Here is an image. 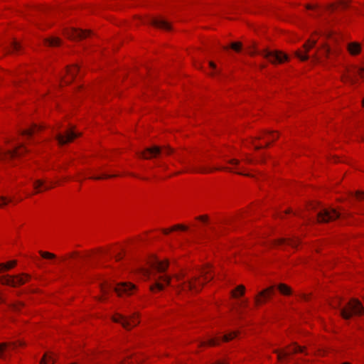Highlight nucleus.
Segmentation results:
<instances>
[{
    "instance_id": "20e7f679",
    "label": "nucleus",
    "mask_w": 364,
    "mask_h": 364,
    "mask_svg": "<svg viewBox=\"0 0 364 364\" xmlns=\"http://www.w3.org/2000/svg\"><path fill=\"white\" fill-rule=\"evenodd\" d=\"M30 275L26 274H18L16 276L4 275L1 277V284L16 287L26 283L29 279Z\"/></svg>"
},
{
    "instance_id": "aec40b11",
    "label": "nucleus",
    "mask_w": 364,
    "mask_h": 364,
    "mask_svg": "<svg viewBox=\"0 0 364 364\" xmlns=\"http://www.w3.org/2000/svg\"><path fill=\"white\" fill-rule=\"evenodd\" d=\"M274 292V287L272 286L266 289L260 291L258 295L255 297V303L257 304H262L263 302V300L262 299V297L264 299L267 296H269L270 295L273 294Z\"/></svg>"
},
{
    "instance_id": "f3484780",
    "label": "nucleus",
    "mask_w": 364,
    "mask_h": 364,
    "mask_svg": "<svg viewBox=\"0 0 364 364\" xmlns=\"http://www.w3.org/2000/svg\"><path fill=\"white\" fill-rule=\"evenodd\" d=\"M22 341L3 343L0 344V358H4L6 353H9L10 350L14 349L18 346H23Z\"/></svg>"
},
{
    "instance_id": "69168bd1",
    "label": "nucleus",
    "mask_w": 364,
    "mask_h": 364,
    "mask_svg": "<svg viewBox=\"0 0 364 364\" xmlns=\"http://www.w3.org/2000/svg\"><path fill=\"white\" fill-rule=\"evenodd\" d=\"M362 139L364 141V136H362Z\"/></svg>"
},
{
    "instance_id": "4be33fe9",
    "label": "nucleus",
    "mask_w": 364,
    "mask_h": 364,
    "mask_svg": "<svg viewBox=\"0 0 364 364\" xmlns=\"http://www.w3.org/2000/svg\"><path fill=\"white\" fill-rule=\"evenodd\" d=\"M299 243V240L297 238H280L274 241L275 245H288L293 247H295L297 246Z\"/></svg>"
},
{
    "instance_id": "b1692460",
    "label": "nucleus",
    "mask_w": 364,
    "mask_h": 364,
    "mask_svg": "<svg viewBox=\"0 0 364 364\" xmlns=\"http://www.w3.org/2000/svg\"><path fill=\"white\" fill-rule=\"evenodd\" d=\"M360 45L356 42H353L348 45V50L351 55H358L360 53Z\"/></svg>"
},
{
    "instance_id": "864d4df0",
    "label": "nucleus",
    "mask_w": 364,
    "mask_h": 364,
    "mask_svg": "<svg viewBox=\"0 0 364 364\" xmlns=\"http://www.w3.org/2000/svg\"><path fill=\"white\" fill-rule=\"evenodd\" d=\"M235 173H237V174H240V175H247V176H248L247 174H245V173H242L241 171H237Z\"/></svg>"
},
{
    "instance_id": "9d476101",
    "label": "nucleus",
    "mask_w": 364,
    "mask_h": 364,
    "mask_svg": "<svg viewBox=\"0 0 364 364\" xmlns=\"http://www.w3.org/2000/svg\"><path fill=\"white\" fill-rule=\"evenodd\" d=\"M357 73L360 77L364 78V68H358L352 70L351 68H346V73L341 76L343 82H348L350 84L356 82V78L354 77V73Z\"/></svg>"
},
{
    "instance_id": "c85d7f7f",
    "label": "nucleus",
    "mask_w": 364,
    "mask_h": 364,
    "mask_svg": "<svg viewBox=\"0 0 364 364\" xmlns=\"http://www.w3.org/2000/svg\"><path fill=\"white\" fill-rule=\"evenodd\" d=\"M16 264V262L15 260L9 262L6 264H0V272H1L3 270H7L13 268Z\"/></svg>"
},
{
    "instance_id": "6e6552de",
    "label": "nucleus",
    "mask_w": 364,
    "mask_h": 364,
    "mask_svg": "<svg viewBox=\"0 0 364 364\" xmlns=\"http://www.w3.org/2000/svg\"><path fill=\"white\" fill-rule=\"evenodd\" d=\"M274 352L277 354V359L279 362H283V360L289 356L291 354L297 353H305L304 348L300 346H298L296 343L293 344V347H287V349H284L282 350H276Z\"/></svg>"
},
{
    "instance_id": "0eeeda50",
    "label": "nucleus",
    "mask_w": 364,
    "mask_h": 364,
    "mask_svg": "<svg viewBox=\"0 0 364 364\" xmlns=\"http://www.w3.org/2000/svg\"><path fill=\"white\" fill-rule=\"evenodd\" d=\"M341 214L333 208H322L317 213L318 223H328L340 217Z\"/></svg>"
},
{
    "instance_id": "a211bd4d",
    "label": "nucleus",
    "mask_w": 364,
    "mask_h": 364,
    "mask_svg": "<svg viewBox=\"0 0 364 364\" xmlns=\"http://www.w3.org/2000/svg\"><path fill=\"white\" fill-rule=\"evenodd\" d=\"M316 43V40L310 39L304 45V48L305 49V53H302L301 51L296 52V56L301 60H306L309 58V55H307V53L309 50L313 48Z\"/></svg>"
},
{
    "instance_id": "6ab92c4d",
    "label": "nucleus",
    "mask_w": 364,
    "mask_h": 364,
    "mask_svg": "<svg viewBox=\"0 0 364 364\" xmlns=\"http://www.w3.org/2000/svg\"><path fill=\"white\" fill-rule=\"evenodd\" d=\"M151 267L158 272H164L168 267L167 261H161L157 258H152L150 261Z\"/></svg>"
},
{
    "instance_id": "37998d69",
    "label": "nucleus",
    "mask_w": 364,
    "mask_h": 364,
    "mask_svg": "<svg viewBox=\"0 0 364 364\" xmlns=\"http://www.w3.org/2000/svg\"><path fill=\"white\" fill-rule=\"evenodd\" d=\"M355 196L358 200L363 199L364 198V192L358 191V192H356Z\"/></svg>"
},
{
    "instance_id": "49530a36",
    "label": "nucleus",
    "mask_w": 364,
    "mask_h": 364,
    "mask_svg": "<svg viewBox=\"0 0 364 364\" xmlns=\"http://www.w3.org/2000/svg\"><path fill=\"white\" fill-rule=\"evenodd\" d=\"M215 170H226L232 172L233 169L232 168L223 167V168H217Z\"/></svg>"
},
{
    "instance_id": "2eb2a0df",
    "label": "nucleus",
    "mask_w": 364,
    "mask_h": 364,
    "mask_svg": "<svg viewBox=\"0 0 364 364\" xmlns=\"http://www.w3.org/2000/svg\"><path fill=\"white\" fill-rule=\"evenodd\" d=\"M237 336V332H231L229 334L224 335L222 338H208L206 341L201 342V346H216L219 343L220 339L223 341H228L232 340L233 338H235Z\"/></svg>"
},
{
    "instance_id": "a18cd8bd",
    "label": "nucleus",
    "mask_w": 364,
    "mask_h": 364,
    "mask_svg": "<svg viewBox=\"0 0 364 364\" xmlns=\"http://www.w3.org/2000/svg\"><path fill=\"white\" fill-rule=\"evenodd\" d=\"M108 289L107 287H102V296H105V295L107 294L108 292Z\"/></svg>"
},
{
    "instance_id": "dca6fc26",
    "label": "nucleus",
    "mask_w": 364,
    "mask_h": 364,
    "mask_svg": "<svg viewBox=\"0 0 364 364\" xmlns=\"http://www.w3.org/2000/svg\"><path fill=\"white\" fill-rule=\"evenodd\" d=\"M171 278L168 275H161L156 277L155 284L150 287L152 291L155 289L162 290L164 288V284L169 285L171 283Z\"/></svg>"
},
{
    "instance_id": "bf43d9fd",
    "label": "nucleus",
    "mask_w": 364,
    "mask_h": 364,
    "mask_svg": "<svg viewBox=\"0 0 364 364\" xmlns=\"http://www.w3.org/2000/svg\"><path fill=\"white\" fill-rule=\"evenodd\" d=\"M268 144H269V142L267 141L265 144V146H268Z\"/></svg>"
},
{
    "instance_id": "ea45409f",
    "label": "nucleus",
    "mask_w": 364,
    "mask_h": 364,
    "mask_svg": "<svg viewBox=\"0 0 364 364\" xmlns=\"http://www.w3.org/2000/svg\"><path fill=\"white\" fill-rule=\"evenodd\" d=\"M178 229L181 230H186L188 229V228L183 225H177L172 228V230H178Z\"/></svg>"
},
{
    "instance_id": "58836bf2",
    "label": "nucleus",
    "mask_w": 364,
    "mask_h": 364,
    "mask_svg": "<svg viewBox=\"0 0 364 364\" xmlns=\"http://www.w3.org/2000/svg\"><path fill=\"white\" fill-rule=\"evenodd\" d=\"M228 163L232 166H237L240 164V161L237 159H230V160L228 161Z\"/></svg>"
},
{
    "instance_id": "c03bdc74",
    "label": "nucleus",
    "mask_w": 364,
    "mask_h": 364,
    "mask_svg": "<svg viewBox=\"0 0 364 364\" xmlns=\"http://www.w3.org/2000/svg\"><path fill=\"white\" fill-rule=\"evenodd\" d=\"M196 219L203 222H206L208 220V217L206 215H202L197 217Z\"/></svg>"
},
{
    "instance_id": "39448f33",
    "label": "nucleus",
    "mask_w": 364,
    "mask_h": 364,
    "mask_svg": "<svg viewBox=\"0 0 364 364\" xmlns=\"http://www.w3.org/2000/svg\"><path fill=\"white\" fill-rule=\"evenodd\" d=\"M164 153L167 155L173 152V149L169 146H164ZM163 148L158 146L146 148L144 151L139 153V156L145 159H149L153 157L157 156L161 153Z\"/></svg>"
},
{
    "instance_id": "2f4dec72",
    "label": "nucleus",
    "mask_w": 364,
    "mask_h": 364,
    "mask_svg": "<svg viewBox=\"0 0 364 364\" xmlns=\"http://www.w3.org/2000/svg\"><path fill=\"white\" fill-rule=\"evenodd\" d=\"M39 254L44 259H54L56 258L55 255L50 253L49 252L39 251Z\"/></svg>"
},
{
    "instance_id": "bb28decb",
    "label": "nucleus",
    "mask_w": 364,
    "mask_h": 364,
    "mask_svg": "<svg viewBox=\"0 0 364 364\" xmlns=\"http://www.w3.org/2000/svg\"><path fill=\"white\" fill-rule=\"evenodd\" d=\"M21 49L20 43L16 41H12L9 48V53H17Z\"/></svg>"
},
{
    "instance_id": "13d9d810",
    "label": "nucleus",
    "mask_w": 364,
    "mask_h": 364,
    "mask_svg": "<svg viewBox=\"0 0 364 364\" xmlns=\"http://www.w3.org/2000/svg\"><path fill=\"white\" fill-rule=\"evenodd\" d=\"M250 55H254L255 54L254 52H250Z\"/></svg>"
},
{
    "instance_id": "c756f323",
    "label": "nucleus",
    "mask_w": 364,
    "mask_h": 364,
    "mask_svg": "<svg viewBox=\"0 0 364 364\" xmlns=\"http://www.w3.org/2000/svg\"><path fill=\"white\" fill-rule=\"evenodd\" d=\"M278 289L279 290V291L282 294H285V295H289L291 292V289L287 285H286L284 284H280L278 286Z\"/></svg>"
},
{
    "instance_id": "473e14b6",
    "label": "nucleus",
    "mask_w": 364,
    "mask_h": 364,
    "mask_svg": "<svg viewBox=\"0 0 364 364\" xmlns=\"http://www.w3.org/2000/svg\"><path fill=\"white\" fill-rule=\"evenodd\" d=\"M230 48L232 49H233L234 50L239 52V51H240V50L242 48V43H239V42L232 43L230 45Z\"/></svg>"
},
{
    "instance_id": "9b49d317",
    "label": "nucleus",
    "mask_w": 364,
    "mask_h": 364,
    "mask_svg": "<svg viewBox=\"0 0 364 364\" xmlns=\"http://www.w3.org/2000/svg\"><path fill=\"white\" fill-rule=\"evenodd\" d=\"M143 23H149L158 28L164 29L166 31L171 30V23L162 17L149 18L146 20L142 21Z\"/></svg>"
},
{
    "instance_id": "4d7b16f0",
    "label": "nucleus",
    "mask_w": 364,
    "mask_h": 364,
    "mask_svg": "<svg viewBox=\"0 0 364 364\" xmlns=\"http://www.w3.org/2000/svg\"><path fill=\"white\" fill-rule=\"evenodd\" d=\"M261 147H262V146H255V148H256V149H260Z\"/></svg>"
},
{
    "instance_id": "5fc2aeb1",
    "label": "nucleus",
    "mask_w": 364,
    "mask_h": 364,
    "mask_svg": "<svg viewBox=\"0 0 364 364\" xmlns=\"http://www.w3.org/2000/svg\"><path fill=\"white\" fill-rule=\"evenodd\" d=\"M121 258H122V257L120 255H117L116 256V259L117 260H119Z\"/></svg>"
},
{
    "instance_id": "a878e982",
    "label": "nucleus",
    "mask_w": 364,
    "mask_h": 364,
    "mask_svg": "<svg viewBox=\"0 0 364 364\" xmlns=\"http://www.w3.org/2000/svg\"><path fill=\"white\" fill-rule=\"evenodd\" d=\"M55 359L52 353H46L43 357L41 364H54Z\"/></svg>"
},
{
    "instance_id": "393cba45",
    "label": "nucleus",
    "mask_w": 364,
    "mask_h": 364,
    "mask_svg": "<svg viewBox=\"0 0 364 364\" xmlns=\"http://www.w3.org/2000/svg\"><path fill=\"white\" fill-rule=\"evenodd\" d=\"M213 170V169L208 168L202 166H195L190 165V168H188V171H191V172H198V173H205L210 172Z\"/></svg>"
},
{
    "instance_id": "f8f14e48",
    "label": "nucleus",
    "mask_w": 364,
    "mask_h": 364,
    "mask_svg": "<svg viewBox=\"0 0 364 364\" xmlns=\"http://www.w3.org/2000/svg\"><path fill=\"white\" fill-rule=\"evenodd\" d=\"M110 289H113L118 296L130 295L135 289V286L131 283L122 282L115 287L110 286Z\"/></svg>"
},
{
    "instance_id": "680f3d73",
    "label": "nucleus",
    "mask_w": 364,
    "mask_h": 364,
    "mask_svg": "<svg viewBox=\"0 0 364 364\" xmlns=\"http://www.w3.org/2000/svg\"><path fill=\"white\" fill-rule=\"evenodd\" d=\"M99 299H100V301H102V300H103V298H102V297H100Z\"/></svg>"
},
{
    "instance_id": "4c0bfd02",
    "label": "nucleus",
    "mask_w": 364,
    "mask_h": 364,
    "mask_svg": "<svg viewBox=\"0 0 364 364\" xmlns=\"http://www.w3.org/2000/svg\"><path fill=\"white\" fill-rule=\"evenodd\" d=\"M274 132H269V133H267L264 134V138L267 139V140H270V139H272L274 140L277 136H274Z\"/></svg>"
},
{
    "instance_id": "1a4fd4ad",
    "label": "nucleus",
    "mask_w": 364,
    "mask_h": 364,
    "mask_svg": "<svg viewBox=\"0 0 364 364\" xmlns=\"http://www.w3.org/2000/svg\"><path fill=\"white\" fill-rule=\"evenodd\" d=\"M80 136V133L75 132L72 129H66L63 133H57L55 139L60 145L71 142Z\"/></svg>"
},
{
    "instance_id": "412c9836",
    "label": "nucleus",
    "mask_w": 364,
    "mask_h": 364,
    "mask_svg": "<svg viewBox=\"0 0 364 364\" xmlns=\"http://www.w3.org/2000/svg\"><path fill=\"white\" fill-rule=\"evenodd\" d=\"M78 68L77 66H72V67H69L66 69V76H65L63 77V83L65 84H68L70 83L74 76L75 75L76 73L78 71Z\"/></svg>"
},
{
    "instance_id": "e433bc0d",
    "label": "nucleus",
    "mask_w": 364,
    "mask_h": 364,
    "mask_svg": "<svg viewBox=\"0 0 364 364\" xmlns=\"http://www.w3.org/2000/svg\"><path fill=\"white\" fill-rule=\"evenodd\" d=\"M0 200H1V203H0V208L11 201V198L9 199L5 196H0Z\"/></svg>"
},
{
    "instance_id": "c9c22d12",
    "label": "nucleus",
    "mask_w": 364,
    "mask_h": 364,
    "mask_svg": "<svg viewBox=\"0 0 364 364\" xmlns=\"http://www.w3.org/2000/svg\"><path fill=\"white\" fill-rule=\"evenodd\" d=\"M115 176H116V175L103 174V175L99 176H92V178L95 179V180H100V179H103V178H113Z\"/></svg>"
},
{
    "instance_id": "e2e57ef3",
    "label": "nucleus",
    "mask_w": 364,
    "mask_h": 364,
    "mask_svg": "<svg viewBox=\"0 0 364 364\" xmlns=\"http://www.w3.org/2000/svg\"><path fill=\"white\" fill-rule=\"evenodd\" d=\"M363 105L364 106V98L363 100Z\"/></svg>"
},
{
    "instance_id": "79ce46f5",
    "label": "nucleus",
    "mask_w": 364,
    "mask_h": 364,
    "mask_svg": "<svg viewBox=\"0 0 364 364\" xmlns=\"http://www.w3.org/2000/svg\"><path fill=\"white\" fill-rule=\"evenodd\" d=\"M209 65L211 68H213L214 70H215V72L217 73H218V74L220 73V70H217L216 65L213 62H212V61L209 62Z\"/></svg>"
},
{
    "instance_id": "f704fd0d",
    "label": "nucleus",
    "mask_w": 364,
    "mask_h": 364,
    "mask_svg": "<svg viewBox=\"0 0 364 364\" xmlns=\"http://www.w3.org/2000/svg\"><path fill=\"white\" fill-rule=\"evenodd\" d=\"M330 48L326 46H323V48L321 50L320 53L326 57H327L330 54Z\"/></svg>"
},
{
    "instance_id": "09e8293b",
    "label": "nucleus",
    "mask_w": 364,
    "mask_h": 364,
    "mask_svg": "<svg viewBox=\"0 0 364 364\" xmlns=\"http://www.w3.org/2000/svg\"><path fill=\"white\" fill-rule=\"evenodd\" d=\"M319 58H320V54L318 53H316L313 55V58L314 60H318Z\"/></svg>"
},
{
    "instance_id": "423d86ee",
    "label": "nucleus",
    "mask_w": 364,
    "mask_h": 364,
    "mask_svg": "<svg viewBox=\"0 0 364 364\" xmlns=\"http://www.w3.org/2000/svg\"><path fill=\"white\" fill-rule=\"evenodd\" d=\"M273 64L282 63L288 60V55L279 50H264L261 53Z\"/></svg>"
},
{
    "instance_id": "603ef678",
    "label": "nucleus",
    "mask_w": 364,
    "mask_h": 364,
    "mask_svg": "<svg viewBox=\"0 0 364 364\" xmlns=\"http://www.w3.org/2000/svg\"><path fill=\"white\" fill-rule=\"evenodd\" d=\"M314 8H315L314 6H312V5H310V4L306 6V9H313Z\"/></svg>"
},
{
    "instance_id": "7c9ffc66",
    "label": "nucleus",
    "mask_w": 364,
    "mask_h": 364,
    "mask_svg": "<svg viewBox=\"0 0 364 364\" xmlns=\"http://www.w3.org/2000/svg\"><path fill=\"white\" fill-rule=\"evenodd\" d=\"M46 43L50 46H57L60 43V40L58 38H50L46 41Z\"/></svg>"
},
{
    "instance_id": "0e129e2a",
    "label": "nucleus",
    "mask_w": 364,
    "mask_h": 364,
    "mask_svg": "<svg viewBox=\"0 0 364 364\" xmlns=\"http://www.w3.org/2000/svg\"><path fill=\"white\" fill-rule=\"evenodd\" d=\"M343 364H350V363H343Z\"/></svg>"
},
{
    "instance_id": "f257e3e1",
    "label": "nucleus",
    "mask_w": 364,
    "mask_h": 364,
    "mask_svg": "<svg viewBox=\"0 0 364 364\" xmlns=\"http://www.w3.org/2000/svg\"><path fill=\"white\" fill-rule=\"evenodd\" d=\"M210 271V267H205L200 269V277H203V281L200 280L198 276L195 275L188 278L186 281L181 282V277L176 275V278L179 282L176 287V291L178 292L187 290L196 292L198 291L203 286L204 282H208L213 278V276H209Z\"/></svg>"
},
{
    "instance_id": "f03ea898",
    "label": "nucleus",
    "mask_w": 364,
    "mask_h": 364,
    "mask_svg": "<svg viewBox=\"0 0 364 364\" xmlns=\"http://www.w3.org/2000/svg\"><path fill=\"white\" fill-rule=\"evenodd\" d=\"M364 314V308L360 301L352 299L346 306L340 311L341 316L344 319H349L353 315L360 316Z\"/></svg>"
},
{
    "instance_id": "4468645a",
    "label": "nucleus",
    "mask_w": 364,
    "mask_h": 364,
    "mask_svg": "<svg viewBox=\"0 0 364 364\" xmlns=\"http://www.w3.org/2000/svg\"><path fill=\"white\" fill-rule=\"evenodd\" d=\"M26 151V149L23 147L22 144L14 150H9L6 151H3L0 150V160H4L7 158H14L20 156L23 153Z\"/></svg>"
},
{
    "instance_id": "7ed1b4c3",
    "label": "nucleus",
    "mask_w": 364,
    "mask_h": 364,
    "mask_svg": "<svg viewBox=\"0 0 364 364\" xmlns=\"http://www.w3.org/2000/svg\"><path fill=\"white\" fill-rule=\"evenodd\" d=\"M112 319L114 322L121 323L127 330H130L139 323L136 313L133 314L130 316H125L120 314H116L113 316Z\"/></svg>"
},
{
    "instance_id": "72a5a7b5",
    "label": "nucleus",
    "mask_w": 364,
    "mask_h": 364,
    "mask_svg": "<svg viewBox=\"0 0 364 364\" xmlns=\"http://www.w3.org/2000/svg\"><path fill=\"white\" fill-rule=\"evenodd\" d=\"M245 287L243 285L238 286L235 291H232L231 292L232 296H234V297L237 296L236 293H235L236 291H240V294L243 295V294L245 293Z\"/></svg>"
},
{
    "instance_id": "de8ad7c7",
    "label": "nucleus",
    "mask_w": 364,
    "mask_h": 364,
    "mask_svg": "<svg viewBox=\"0 0 364 364\" xmlns=\"http://www.w3.org/2000/svg\"><path fill=\"white\" fill-rule=\"evenodd\" d=\"M347 5H348L347 1H341L339 6H341L342 8H346L347 6Z\"/></svg>"
},
{
    "instance_id": "ddd939ff",
    "label": "nucleus",
    "mask_w": 364,
    "mask_h": 364,
    "mask_svg": "<svg viewBox=\"0 0 364 364\" xmlns=\"http://www.w3.org/2000/svg\"><path fill=\"white\" fill-rule=\"evenodd\" d=\"M65 34L68 38L77 41L86 38L90 34V31L70 28L65 30Z\"/></svg>"
},
{
    "instance_id": "8fccbe9b",
    "label": "nucleus",
    "mask_w": 364,
    "mask_h": 364,
    "mask_svg": "<svg viewBox=\"0 0 364 364\" xmlns=\"http://www.w3.org/2000/svg\"><path fill=\"white\" fill-rule=\"evenodd\" d=\"M172 230H173L172 228L171 230H166V229H164V230H163V232L164 234L167 235V234H168Z\"/></svg>"
},
{
    "instance_id": "5701e85b",
    "label": "nucleus",
    "mask_w": 364,
    "mask_h": 364,
    "mask_svg": "<svg viewBox=\"0 0 364 364\" xmlns=\"http://www.w3.org/2000/svg\"><path fill=\"white\" fill-rule=\"evenodd\" d=\"M53 187L52 185L47 186L43 180H36L33 183V188L36 190V192H41L42 191H46L51 188Z\"/></svg>"
},
{
    "instance_id": "a19ab883",
    "label": "nucleus",
    "mask_w": 364,
    "mask_h": 364,
    "mask_svg": "<svg viewBox=\"0 0 364 364\" xmlns=\"http://www.w3.org/2000/svg\"><path fill=\"white\" fill-rule=\"evenodd\" d=\"M331 306L334 309H337L341 306V301L339 300H336L335 301L331 304Z\"/></svg>"
},
{
    "instance_id": "6e6d98bb",
    "label": "nucleus",
    "mask_w": 364,
    "mask_h": 364,
    "mask_svg": "<svg viewBox=\"0 0 364 364\" xmlns=\"http://www.w3.org/2000/svg\"><path fill=\"white\" fill-rule=\"evenodd\" d=\"M245 161H246L247 163H251V160H250V159H245Z\"/></svg>"
},
{
    "instance_id": "052dcab7",
    "label": "nucleus",
    "mask_w": 364,
    "mask_h": 364,
    "mask_svg": "<svg viewBox=\"0 0 364 364\" xmlns=\"http://www.w3.org/2000/svg\"><path fill=\"white\" fill-rule=\"evenodd\" d=\"M304 299H307L306 297V295H304Z\"/></svg>"
},
{
    "instance_id": "cd10ccee",
    "label": "nucleus",
    "mask_w": 364,
    "mask_h": 364,
    "mask_svg": "<svg viewBox=\"0 0 364 364\" xmlns=\"http://www.w3.org/2000/svg\"><path fill=\"white\" fill-rule=\"evenodd\" d=\"M39 129H41V127H38L37 125H34L28 129L21 131V134L25 136H31L36 131Z\"/></svg>"
},
{
    "instance_id": "3c124183",
    "label": "nucleus",
    "mask_w": 364,
    "mask_h": 364,
    "mask_svg": "<svg viewBox=\"0 0 364 364\" xmlns=\"http://www.w3.org/2000/svg\"><path fill=\"white\" fill-rule=\"evenodd\" d=\"M247 304V300H243L240 302V306H246Z\"/></svg>"
}]
</instances>
